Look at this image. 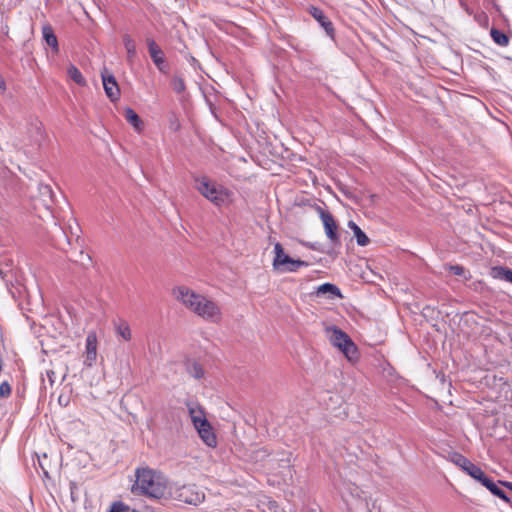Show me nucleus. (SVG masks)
Here are the masks:
<instances>
[{"label": "nucleus", "mask_w": 512, "mask_h": 512, "mask_svg": "<svg viewBox=\"0 0 512 512\" xmlns=\"http://www.w3.org/2000/svg\"><path fill=\"white\" fill-rule=\"evenodd\" d=\"M175 298L187 309L207 322L219 323L222 312L216 302L204 295L194 292L186 286H179L173 290Z\"/></svg>", "instance_id": "f257e3e1"}, {"label": "nucleus", "mask_w": 512, "mask_h": 512, "mask_svg": "<svg viewBox=\"0 0 512 512\" xmlns=\"http://www.w3.org/2000/svg\"><path fill=\"white\" fill-rule=\"evenodd\" d=\"M135 477L132 493L154 499H160L165 495L168 481L161 472L151 468H138Z\"/></svg>", "instance_id": "f03ea898"}, {"label": "nucleus", "mask_w": 512, "mask_h": 512, "mask_svg": "<svg viewBox=\"0 0 512 512\" xmlns=\"http://www.w3.org/2000/svg\"><path fill=\"white\" fill-rule=\"evenodd\" d=\"M196 189L216 207H227L234 199V193L227 187L211 181L207 177L196 179Z\"/></svg>", "instance_id": "7ed1b4c3"}, {"label": "nucleus", "mask_w": 512, "mask_h": 512, "mask_svg": "<svg viewBox=\"0 0 512 512\" xmlns=\"http://www.w3.org/2000/svg\"><path fill=\"white\" fill-rule=\"evenodd\" d=\"M331 344L337 347L345 357L354 362L358 359V349L352 339L337 326H328L325 329Z\"/></svg>", "instance_id": "20e7f679"}, {"label": "nucleus", "mask_w": 512, "mask_h": 512, "mask_svg": "<svg viewBox=\"0 0 512 512\" xmlns=\"http://www.w3.org/2000/svg\"><path fill=\"white\" fill-rule=\"evenodd\" d=\"M273 269L284 272H296L301 267H308L309 263L300 259H293L285 254L283 246L277 242L274 244Z\"/></svg>", "instance_id": "39448f33"}, {"label": "nucleus", "mask_w": 512, "mask_h": 512, "mask_svg": "<svg viewBox=\"0 0 512 512\" xmlns=\"http://www.w3.org/2000/svg\"><path fill=\"white\" fill-rule=\"evenodd\" d=\"M316 211L318 212V215L323 223L325 234H326L327 238L334 245L340 244V236L338 233V226L336 224V221H335L333 215L329 211L323 209L320 206H317Z\"/></svg>", "instance_id": "423d86ee"}, {"label": "nucleus", "mask_w": 512, "mask_h": 512, "mask_svg": "<svg viewBox=\"0 0 512 512\" xmlns=\"http://www.w3.org/2000/svg\"><path fill=\"white\" fill-rule=\"evenodd\" d=\"M449 460L475 480L480 479L484 474V471L479 466L472 463L468 458L460 453H452Z\"/></svg>", "instance_id": "0eeeda50"}, {"label": "nucleus", "mask_w": 512, "mask_h": 512, "mask_svg": "<svg viewBox=\"0 0 512 512\" xmlns=\"http://www.w3.org/2000/svg\"><path fill=\"white\" fill-rule=\"evenodd\" d=\"M98 339L95 331L88 332L86 336V345L83 364L85 367H92L97 359Z\"/></svg>", "instance_id": "6e6552de"}, {"label": "nucleus", "mask_w": 512, "mask_h": 512, "mask_svg": "<svg viewBox=\"0 0 512 512\" xmlns=\"http://www.w3.org/2000/svg\"><path fill=\"white\" fill-rule=\"evenodd\" d=\"M146 44L153 63L162 73H167L168 67L162 49L157 45L154 39L147 38Z\"/></svg>", "instance_id": "1a4fd4ad"}, {"label": "nucleus", "mask_w": 512, "mask_h": 512, "mask_svg": "<svg viewBox=\"0 0 512 512\" xmlns=\"http://www.w3.org/2000/svg\"><path fill=\"white\" fill-rule=\"evenodd\" d=\"M179 497L187 504L198 505L204 501L205 494L195 485H186L180 489Z\"/></svg>", "instance_id": "9d476101"}, {"label": "nucleus", "mask_w": 512, "mask_h": 512, "mask_svg": "<svg viewBox=\"0 0 512 512\" xmlns=\"http://www.w3.org/2000/svg\"><path fill=\"white\" fill-rule=\"evenodd\" d=\"M186 407L194 427L203 425L207 421L205 409L198 401L188 400L186 401Z\"/></svg>", "instance_id": "9b49d317"}, {"label": "nucleus", "mask_w": 512, "mask_h": 512, "mask_svg": "<svg viewBox=\"0 0 512 512\" xmlns=\"http://www.w3.org/2000/svg\"><path fill=\"white\" fill-rule=\"evenodd\" d=\"M310 14L320 24V26L325 30L326 34L332 40H334V38H335V30H334V27H333V23L324 14V12L320 8L312 6L310 8Z\"/></svg>", "instance_id": "f8f14e48"}, {"label": "nucleus", "mask_w": 512, "mask_h": 512, "mask_svg": "<svg viewBox=\"0 0 512 512\" xmlns=\"http://www.w3.org/2000/svg\"><path fill=\"white\" fill-rule=\"evenodd\" d=\"M102 82L107 97L112 101H117L120 97V89L115 77L111 74L102 73Z\"/></svg>", "instance_id": "ddd939ff"}, {"label": "nucleus", "mask_w": 512, "mask_h": 512, "mask_svg": "<svg viewBox=\"0 0 512 512\" xmlns=\"http://www.w3.org/2000/svg\"><path fill=\"white\" fill-rule=\"evenodd\" d=\"M201 438V440L209 447L217 446V436L213 430V427L209 423V421H205L203 425H199L198 427H194Z\"/></svg>", "instance_id": "4468645a"}, {"label": "nucleus", "mask_w": 512, "mask_h": 512, "mask_svg": "<svg viewBox=\"0 0 512 512\" xmlns=\"http://www.w3.org/2000/svg\"><path fill=\"white\" fill-rule=\"evenodd\" d=\"M477 481H479L483 486H485L493 495L499 497L500 499L504 500L505 502L510 501V499L507 496V494L505 493V491L502 490L501 488H499L497 486V484H495L490 478H488L486 476L485 473Z\"/></svg>", "instance_id": "2eb2a0df"}, {"label": "nucleus", "mask_w": 512, "mask_h": 512, "mask_svg": "<svg viewBox=\"0 0 512 512\" xmlns=\"http://www.w3.org/2000/svg\"><path fill=\"white\" fill-rule=\"evenodd\" d=\"M186 372L196 380L204 378L205 371L203 366L196 360L189 359L185 362Z\"/></svg>", "instance_id": "dca6fc26"}, {"label": "nucleus", "mask_w": 512, "mask_h": 512, "mask_svg": "<svg viewBox=\"0 0 512 512\" xmlns=\"http://www.w3.org/2000/svg\"><path fill=\"white\" fill-rule=\"evenodd\" d=\"M124 117L127 120V122L131 124L137 132H141L144 129L143 121L132 108H125Z\"/></svg>", "instance_id": "f3484780"}, {"label": "nucleus", "mask_w": 512, "mask_h": 512, "mask_svg": "<svg viewBox=\"0 0 512 512\" xmlns=\"http://www.w3.org/2000/svg\"><path fill=\"white\" fill-rule=\"evenodd\" d=\"M42 35H43V38H44L45 42L47 43V45H49L54 52H58L59 51L58 40H57V37H56L52 27L49 24L44 25L42 27Z\"/></svg>", "instance_id": "a211bd4d"}, {"label": "nucleus", "mask_w": 512, "mask_h": 512, "mask_svg": "<svg viewBox=\"0 0 512 512\" xmlns=\"http://www.w3.org/2000/svg\"><path fill=\"white\" fill-rule=\"evenodd\" d=\"M115 332L118 336L123 338L125 341H130L132 338L131 329L127 321L118 320L114 322Z\"/></svg>", "instance_id": "6ab92c4d"}, {"label": "nucleus", "mask_w": 512, "mask_h": 512, "mask_svg": "<svg viewBox=\"0 0 512 512\" xmlns=\"http://www.w3.org/2000/svg\"><path fill=\"white\" fill-rule=\"evenodd\" d=\"M326 294H329V298H334V297L342 298L340 289L336 285L331 284V283H324L317 288L318 296H322V295H326Z\"/></svg>", "instance_id": "aec40b11"}, {"label": "nucleus", "mask_w": 512, "mask_h": 512, "mask_svg": "<svg viewBox=\"0 0 512 512\" xmlns=\"http://www.w3.org/2000/svg\"><path fill=\"white\" fill-rule=\"evenodd\" d=\"M124 47L127 52V61L132 63L136 57V44L132 37L128 34L123 36Z\"/></svg>", "instance_id": "412c9836"}, {"label": "nucleus", "mask_w": 512, "mask_h": 512, "mask_svg": "<svg viewBox=\"0 0 512 512\" xmlns=\"http://www.w3.org/2000/svg\"><path fill=\"white\" fill-rule=\"evenodd\" d=\"M348 226L353 230L356 242L359 246H366L369 244V238L356 223L350 221Z\"/></svg>", "instance_id": "4be33fe9"}, {"label": "nucleus", "mask_w": 512, "mask_h": 512, "mask_svg": "<svg viewBox=\"0 0 512 512\" xmlns=\"http://www.w3.org/2000/svg\"><path fill=\"white\" fill-rule=\"evenodd\" d=\"M492 275L496 279H501L512 283V270L503 266H497L492 269Z\"/></svg>", "instance_id": "5701e85b"}, {"label": "nucleus", "mask_w": 512, "mask_h": 512, "mask_svg": "<svg viewBox=\"0 0 512 512\" xmlns=\"http://www.w3.org/2000/svg\"><path fill=\"white\" fill-rule=\"evenodd\" d=\"M67 74H68L69 78L71 80H73L76 84H78L79 86L86 85L85 78L83 77L82 73L76 66L70 65L67 69Z\"/></svg>", "instance_id": "b1692460"}, {"label": "nucleus", "mask_w": 512, "mask_h": 512, "mask_svg": "<svg viewBox=\"0 0 512 512\" xmlns=\"http://www.w3.org/2000/svg\"><path fill=\"white\" fill-rule=\"evenodd\" d=\"M490 35H491L493 41L496 44H498L499 46L504 47L509 44L508 36L498 29L492 28L490 31Z\"/></svg>", "instance_id": "393cba45"}, {"label": "nucleus", "mask_w": 512, "mask_h": 512, "mask_svg": "<svg viewBox=\"0 0 512 512\" xmlns=\"http://www.w3.org/2000/svg\"><path fill=\"white\" fill-rule=\"evenodd\" d=\"M39 191L43 197L44 205L46 207H50V205L54 202L52 188L49 185H40Z\"/></svg>", "instance_id": "a878e982"}, {"label": "nucleus", "mask_w": 512, "mask_h": 512, "mask_svg": "<svg viewBox=\"0 0 512 512\" xmlns=\"http://www.w3.org/2000/svg\"><path fill=\"white\" fill-rule=\"evenodd\" d=\"M171 85H172L173 90L177 94L183 93L185 91V89H186V85H185L184 79L182 77H180V76H177V75H175L172 78Z\"/></svg>", "instance_id": "bb28decb"}, {"label": "nucleus", "mask_w": 512, "mask_h": 512, "mask_svg": "<svg viewBox=\"0 0 512 512\" xmlns=\"http://www.w3.org/2000/svg\"><path fill=\"white\" fill-rule=\"evenodd\" d=\"M269 455H270V453L266 448H260L253 452V459L255 461H262Z\"/></svg>", "instance_id": "cd10ccee"}, {"label": "nucleus", "mask_w": 512, "mask_h": 512, "mask_svg": "<svg viewBox=\"0 0 512 512\" xmlns=\"http://www.w3.org/2000/svg\"><path fill=\"white\" fill-rule=\"evenodd\" d=\"M130 508L123 502H114L109 512H130Z\"/></svg>", "instance_id": "c85d7f7f"}, {"label": "nucleus", "mask_w": 512, "mask_h": 512, "mask_svg": "<svg viewBox=\"0 0 512 512\" xmlns=\"http://www.w3.org/2000/svg\"><path fill=\"white\" fill-rule=\"evenodd\" d=\"M11 386L7 381H4L0 384V397L7 398L11 395Z\"/></svg>", "instance_id": "c756f323"}, {"label": "nucleus", "mask_w": 512, "mask_h": 512, "mask_svg": "<svg viewBox=\"0 0 512 512\" xmlns=\"http://www.w3.org/2000/svg\"><path fill=\"white\" fill-rule=\"evenodd\" d=\"M448 270L457 276H463L465 274V268L461 265H449Z\"/></svg>", "instance_id": "7c9ffc66"}, {"label": "nucleus", "mask_w": 512, "mask_h": 512, "mask_svg": "<svg viewBox=\"0 0 512 512\" xmlns=\"http://www.w3.org/2000/svg\"><path fill=\"white\" fill-rule=\"evenodd\" d=\"M46 378L49 382L50 387H52L56 381V372L53 369H49L46 371Z\"/></svg>", "instance_id": "2f4dec72"}, {"label": "nucleus", "mask_w": 512, "mask_h": 512, "mask_svg": "<svg viewBox=\"0 0 512 512\" xmlns=\"http://www.w3.org/2000/svg\"><path fill=\"white\" fill-rule=\"evenodd\" d=\"M7 89V86H6V82L4 80V78L2 76H0V90L1 91H6Z\"/></svg>", "instance_id": "473e14b6"}, {"label": "nucleus", "mask_w": 512, "mask_h": 512, "mask_svg": "<svg viewBox=\"0 0 512 512\" xmlns=\"http://www.w3.org/2000/svg\"><path fill=\"white\" fill-rule=\"evenodd\" d=\"M499 483L507 486L508 488H510L512 490V483L502 482V481H499Z\"/></svg>", "instance_id": "72a5a7b5"}, {"label": "nucleus", "mask_w": 512, "mask_h": 512, "mask_svg": "<svg viewBox=\"0 0 512 512\" xmlns=\"http://www.w3.org/2000/svg\"><path fill=\"white\" fill-rule=\"evenodd\" d=\"M130 512H139V511H137V510L133 509V510H131Z\"/></svg>", "instance_id": "f704fd0d"}]
</instances>
